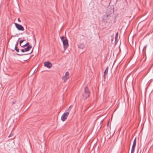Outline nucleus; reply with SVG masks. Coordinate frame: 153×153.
Masks as SVG:
<instances>
[{"label":"nucleus","mask_w":153,"mask_h":153,"mask_svg":"<svg viewBox=\"0 0 153 153\" xmlns=\"http://www.w3.org/2000/svg\"><path fill=\"white\" fill-rule=\"evenodd\" d=\"M44 65L45 67L50 68L52 66V64L49 62H44Z\"/></svg>","instance_id":"obj_8"},{"label":"nucleus","mask_w":153,"mask_h":153,"mask_svg":"<svg viewBox=\"0 0 153 153\" xmlns=\"http://www.w3.org/2000/svg\"><path fill=\"white\" fill-rule=\"evenodd\" d=\"M32 48V46H28L26 48H25V51H28L30 49Z\"/></svg>","instance_id":"obj_10"},{"label":"nucleus","mask_w":153,"mask_h":153,"mask_svg":"<svg viewBox=\"0 0 153 153\" xmlns=\"http://www.w3.org/2000/svg\"><path fill=\"white\" fill-rule=\"evenodd\" d=\"M23 55V54H22V55Z\"/></svg>","instance_id":"obj_25"},{"label":"nucleus","mask_w":153,"mask_h":153,"mask_svg":"<svg viewBox=\"0 0 153 153\" xmlns=\"http://www.w3.org/2000/svg\"><path fill=\"white\" fill-rule=\"evenodd\" d=\"M71 106H70L68 109L66 111V112L64 113L61 116V120L63 121H65L67 118L69 114V112L71 111Z\"/></svg>","instance_id":"obj_1"},{"label":"nucleus","mask_w":153,"mask_h":153,"mask_svg":"<svg viewBox=\"0 0 153 153\" xmlns=\"http://www.w3.org/2000/svg\"><path fill=\"white\" fill-rule=\"evenodd\" d=\"M111 17L109 14H107L103 15L102 17V19L103 22L105 23H107L110 19V17Z\"/></svg>","instance_id":"obj_3"},{"label":"nucleus","mask_w":153,"mask_h":153,"mask_svg":"<svg viewBox=\"0 0 153 153\" xmlns=\"http://www.w3.org/2000/svg\"><path fill=\"white\" fill-rule=\"evenodd\" d=\"M63 44L64 46V50L65 51L68 48V44L67 39H65L63 40Z\"/></svg>","instance_id":"obj_4"},{"label":"nucleus","mask_w":153,"mask_h":153,"mask_svg":"<svg viewBox=\"0 0 153 153\" xmlns=\"http://www.w3.org/2000/svg\"><path fill=\"white\" fill-rule=\"evenodd\" d=\"M118 34V33H117L116 34L115 37H117Z\"/></svg>","instance_id":"obj_19"},{"label":"nucleus","mask_w":153,"mask_h":153,"mask_svg":"<svg viewBox=\"0 0 153 153\" xmlns=\"http://www.w3.org/2000/svg\"><path fill=\"white\" fill-rule=\"evenodd\" d=\"M25 40H20L19 42V44H20V45L21 46L22 45H21V44H22V43Z\"/></svg>","instance_id":"obj_12"},{"label":"nucleus","mask_w":153,"mask_h":153,"mask_svg":"<svg viewBox=\"0 0 153 153\" xmlns=\"http://www.w3.org/2000/svg\"><path fill=\"white\" fill-rule=\"evenodd\" d=\"M64 36H62L61 37V40L62 41H63V40H64Z\"/></svg>","instance_id":"obj_13"},{"label":"nucleus","mask_w":153,"mask_h":153,"mask_svg":"<svg viewBox=\"0 0 153 153\" xmlns=\"http://www.w3.org/2000/svg\"><path fill=\"white\" fill-rule=\"evenodd\" d=\"M18 44V42H17V43L16 45V46H17Z\"/></svg>","instance_id":"obj_22"},{"label":"nucleus","mask_w":153,"mask_h":153,"mask_svg":"<svg viewBox=\"0 0 153 153\" xmlns=\"http://www.w3.org/2000/svg\"><path fill=\"white\" fill-rule=\"evenodd\" d=\"M17 49V47H16V45L15 48V49L16 51V50Z\"/></svg>","instance_id":"obj_18"},{"label":"nucleus","mask_w":153,"mask_h":153,"mask_svg":"<svg viewBox=\"0 0 153 153\" xmlns=\"http://www.w3.org/2000/svg\"><path fill=\"white\" fill-rule=\"evenodd\" d=\"M134 151H133L131 150V153H134Z\"/></svg>","instance_id":"obj_20"},{"label":"nucleus","mask_w":153,"mask_h":153,"mask_svg":"<svg viewBox=\"0 0 153 153\" xmlns=\"http://www.w3.org/2000/svg\"><path fill=\"white\" fill-rule=\"evenodd\" d=\"M117 39V37H115V41H116V40Z\"/></svg>","instance_id":"obj_21"},{"label":"nucleus","mask_w":153,"mask_h":153,"mask_svg":"<svg viewBox=\"0 0 153 153\" xmlns=\"http://www.w3.org/2000/svg\"><path fill=\"white\" fill-rule=\"evenodd\" d=\"M16 102V101L14 100V101H13L12 102V104H14V103H15Z\"/></svg>","instance_id":"obj_15"},{"label":"nucleus","mask_w":153,"mask_h":153,"mask_svg":"<svg viewBox=\"0 0 153 153\" xmlns=\"http://www.w3.org/2000/svg\"><path fill=\"white\" fill-rule=\"evenodd\" d=\"M21 51L22 52H24L25 51V50L24 49H22L21 50Z\"/></svg>","instance_id":"obj_14"},{"label":"nucleus","mask_w":153,"mask_h":153,"mask_svg":"<svg viewBox=\"0 0 153 153\" xmlns=\"http://www.w3.org/2000/svg\"><path fill=\"white\" fill-rule=\"evenodd\" d=\"M16 51L17 52H19V49L17 48L16 50Z\"/></svg>","instance_id":"obj_16"},{"label":"nucleus","mask_w":153,"mask_h":153,"mask_svg":"<svg viewBox=\"0 0 153 153\" xmlns=\"http://www.w3.org/2000/svg\"><path fill=\"white\" fill-rule=\"evenodd\" d=\"M153 65V64H152V65H151V67H152Z\"/></svg>","instance_id":"obj_23"},{"label":"nucleus","mask_w":153,"mask_h":153,"mask_svg":"<svg viewBox=\"0 0 153 153\" xmlns=\"http://www.w3.org/2000/svg\"><path fill=\"white\" fill-rule=\"evenodd\" d=\"M108 67H106L105 70V71L104 72V77L105 78V76L106 75H107V74H108Z\"/></svg>","instance_id":"obj_9"},{"label":"nucleus","mask_w":153,"mask_h":153,"mask_svg":"<svg viewBox=\"0 0 153 153\" xmlns=\"http://www.w3.org/2000/svg\"><path fill=\"white\" fill-rule=\"evenodd\" d=\"M15 25L16 28L19 30L22 31H24V29L23 27L21 25L18 24L17 23H15Z\"/></svg>","instance_id":"obj_5"},{"label":"nucleus","mask_w":153,"mask_h":153,"mask_svg":"<svg viewBox=\"0 0 153 153\" xmlns=\"http://www.w3.org/2000/svg\"><path fill=\"white\" fill-rule=\"evenodd\" d=\"M18 22H21V20H20L19 18H18Z\"/></svg>","instance_id":"obj_17"},{"label":"nucleus","mask_w":153,"mask_h":153,"mask_svg":"<svg viewBox=\"0 0 153 153\" xmlns=\"http://www.w3.org/2000/svg\"><path fill=\"white\" fill-rule=\"evenodd\" d=\"M90 94V91L88 88L87 86H86L84 88V93L82 94L83 98L85 99H86L89 96Z\"/></svg>","instance_id":"obj_2"},{"label":"nucleus","mask_w":153,"mask_h":153,"mask_svg":"<svg viewBox=\"0 0 153 153\" xmlns=\"http://www.w3.org/2000/svg\"><path fill=\"white\" fill-rule=\"evenodd\" d=\"M10 135L9 136V137H10Z\"/></svg>","instance_id":"obj_24"},{"label":"nucleus","mask_w":153,"mask_h":153,"mask_svg":"<svg viewBox=\"0 0 153 153\" xmlns=\"http://www.w3.org/2000/svg\"><path fill=\"white\" fill-rule=\"evenodd\" d=\"M136 143V137L135 138L133 141V144L132 146L131 150L134 151Z\"/></svg>","instance_id":"obj_7"},{"label":"nucleus","mask_w":153,"mask_h":153,"mask_svg":"<svg viewBox=\"0 0 153 153\" xmlns=\"http://www.w3.org/2000/svg\"><path fill=\"white\" fill-rule=\"evenodd\" d=\"M29 43L28 42L27 43L21 46L22 47H24L27 46V45H29Z\"/></svg>","instance_id":"obj_11"},{"label":"nucleus","mask_w":153,"mask_h":153,"mask_svg":"<svg viewBox=\"0 0 153 153\" xmlns=\"http://www.w3.org/2000/svg\"><path fill=\"white\" fill-rule=\"evenodd\" d=\"M69 78V73L68 72H66L65 74V75L63 76L62 79L65 82L66 80Z\"/></svg>","instance_id":"obj_6"}]
</instances>
